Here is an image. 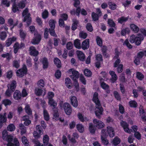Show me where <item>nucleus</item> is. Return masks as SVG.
<instances>
[{
	"mask_svg": "<svg viewBox=\"0 0 146 146\" xmlns=\"http://www.w3.org/2000/svg\"><path fill=\"white\" fill-rule=\"evenodd\" d=\"M98 96V94L96 92L95 93L93 96V100L96 105L95 111L96 115L98 118H100L101 115L103 114L104 110L100 104Z\"/></svg>",
	"mask_w": 146,
	"mask_h": 146,
	"instance_id": "1",
	"label": "nucleus"
},
{
	"mask_svg": "<svg viewBox=\"0 0 146 146\" xmlns=\"http://www.w3.org/2000/svg\"><path fill=\"white\" fill-rule=\"evenodd\" d=\"M141 33L143 34H139L137 36L134 35L131 36L129 38V41L131 43H135L137 46L140 45L141 42L144 39V36H146V31L144 29L140 30Z\"/></svg>",
	"mask_w": 146,
	"mask_h": 146,
	"instance_id": "2",
	"label": "nucleus"
},
{
	"mask_svg": "<svg viewBox=\"0 0 146 146\" xmlns=\"http://www.w3.org/2000/svg\"><path fill=\"white\" fill-rule=\"evenodd\" d=\"M2 137L3 140L8 142L7 146H19V142L16 138H14V144L11 142L12 140L13 137L11 135H8L6 130H4L3 131Z\"/></svg>",
	"mask_w": 146,
	"mask_h": 146,
	"instance_id": "3",
	"label": "nucleus"
},
{
	"mask_svg": "<svg viewBox=\"0 0 146 146\" xmlns=\"http://www.w3.org/2000/svg\"><path fill=\"white\" fill-rule=\"evenodd\" d=\"M68 72L70 74V77L74 82L75 90L78 91L79 90V84L77 82V80L79 77V73L78 71L73 69L69 70Z\"/></svg>",
	"mask_w": 146,
	"mask_h": 146,
	"instance_id": "4",
	"label": "nucleus"
},
{
	"mask_svg": "<svg viewBox=\"0 0 146 146\" xmlns=\"http://www.w3.org/2000/svg\"><path fill=\"white\" fill-rule=\"evenodd\" d=\"M121 126L123 127L125 131L128 133H130L131 132H135L137 130V127L136 125H133L131 127L132 129H130L129 125L125 121H121L120 122Z\"/></svg>",
	"mask_w": 146,
	"mask_h": 146,
	"instance_id": "5",
	"label": "nucleus"
},
{
	"mask_svg": "<svg viewBox=\"0 0 146 146\" xmlns=\"http://www.w3.org/2000/svg\"><path fill=\"white\" fill-rule=\"evenodd\" d=\"M22 15L24 17L23 21H27V26H29L31 22V18L30 17V15L28 13V9H25L22 13Z\"/></svg>",
	"mask_w": 146,
	"mask_h": 146,
	"instance_id": "6",
	"label": "nucleus"
},
{
	"mask_svg": "<svg viewBox=\"0 0 146 146\" xmlns=\"http://www.w3.org/2000/svg\"><path fill=\"white\" fill-rule=\"evenodd\" d=\"M114 58H116L117 59L115 61L114 66V67H116L118 66L117 68V72L119 73H121L122 71L123 70V65L122 64L119 65L121 62V60L119 58V56L118 55H116L114 57Z\"/></svg>",
	"mask_w": 146,
	"mask_h": 146,
	"instance_id": "7",
	"label": "nucleus"
},
{
	"mask_svg": "<svg viewBox=\"0 0 146 146\" xmlns=\"http://www.w3.org/2000/svg\"><path fill=\"white\" fill-rule=\"evenodd\" d=\"M60 106L61 107L63 108L66 114L68 115H70L72 112V109L71 106L68 103H65L64 104L60 103Z\"/></svg>",
	"mask_w": 146,
	"mask_h": 146,
	"instance_id": "8",
	"label": "nucleus"
},
{
	"mask_svg": "<svg viewBox=\"0 0 146 146\" xmlns=\"http://www.w3.org/2000/svg\"><path fill=\"white\" fill-rule=\"evenodd\" d=\"M15 1L16 0H11V2L13 3L12 10L13 12L14 13L16 12L18 10V8L19 7L21 9H23L25 7V3L21 2L18 4V7H17V6L15 3Z\"/></svg>",
	"mask_w": 146,
	"mask_h": 146,
	"instance_id": "9",
	"label": "nucleus"
},
{
	"mask_svg": "<svg viewBox=\"0 0 146 146\" xmlns=\"http://www.w3.org/2000/svg\"><path fill=\"white\" fill-rule=\"evenodd\" d=\"M27 72V69L25 65H23L22 68L17 70L16 73L17 76L19 77H23Z\"/></svg>",
	"mask_w": 146,
	"mask_h": 146,
	"instance_id": "10",
	"label": "nucleus"
},
{
	"mask_svg": "<svg viewBox=\"0 0 146 146\" xmlns=\"http://www.w3.org/2000/svg\"><path fill=\"white\" fill-rule=\"evenodd\" d=\"M55 23V21L53 19L50 20L49 22V24L50 27L49 29L50 33L51 35L53 36H55L56 35L54 31Z\"/></svg>",
	"mask_w": 146,
	"mask_h": 146,
	"instance_id": "11",
	"label": "nucleus"
},
{
	"mask_svg": "<svg viewBox=\"0 0 146 146\" xmlns=\"http://www.w3.org/2000/svg\"><path fill=\"white\" fill-rule=\"evenodd\" d=\"M107 136L106 131L104 129H103L102 130L101 139L102 143L105 145H107L108 143V141L106 138Z\"/></svg>",
	"mask_w": 146,
	"mask_h": 146,
	"instance_id": "12",
	"label": "nucleus"
},
{
	"mask_svg": "<svg viewBox=\"0 0 146 146\" xmlns=\"http://www.w3.org/2000/svg\"><path fill=\"white\" fill-rule=\"evenodd\" d=\"M93 123L94 124V127L100 129L104 127V123L101 121L94 119L93 120Z\"/></svg>",
	"mask_w": 146,
	"mask_h": 146,
	"instance_id": "13",
	"label": "nucleus"
},
{
	"mask_svg": "<svg viewBox=\"0 0 146 146\" xmlns=\"http://www.w3.org/2000/svg\"><path fill=\"white\" fill-rule=\"evenodd\" d=\"M35 37L32 41L33 44H38L40 42L41 39V36L37 33L36 31H35L34 33Z\"/></svg>",
	"mask_w": 146,
	"mask_h": 146,
	"instance_id": "14",
	"label": "nucleus"
},
{
	"mask_svg": "<svg viewBox=\"0 0 146 146\" xmlns=\"http://www.w3.org/2000/svg\"><path fill=\"white\" fill-rule=\"evenodd\" d=\"M35 93L37 96L42 95L44 96L46 94V90L44 88H37L35 89Z\"/></svg>",
	"mask_w": 146,
	"mask_h": 146,
	"instance_id": "15",
	"label": "nucleus"
},
{
	"mask_svg": "<svg viewBox=\"0 0 146 146\" xmlns=\"http://www.w3.org/2000/svg\"><path fill=\"white\" fill-rule=\"evenodd\" d=\"M107 130L105 129L106 131L107 135L108 134L111 137H113L115 134V133L113 128L110 126H108L107 127Z\"/></svg>",
	"mask_w": 146,
	"mask_h": 146,
	"instance_id": "16",
	"label": "nucleus"
},
{
	"mask_svg": "<svg viewBox=\"0 0 146 146\" xmlns=\"http://www.w3.org/2000/svg\"><path fill=\"white\" fill-rule=\"evenodd\" d=\"M72 136L74 138H71L70 135H69L68 136V138L69 140L72 143H75L76 141L75 139H77L79 137V135L78 134L76 133H73Z\"/></svg>",
	"mask_w": 146,
	"mask_h": 146,
	"instance_id": "17",
	"label": "nucleus"
},
{
	"mask_svg": "<svg viewBox=\"0 0 146 146\" xmlns=\"http://www.w3.org/2000/svg\"><path fill=\"white\" fill-rule=\"evenodd\" d=\"M71 103L73 106L76 108L78 106V101L76 97L71 96L70 98Z\"/></svg>",
	"mask_w": 146,
	"mask_h": 146,
	"instance_id": "18",
	"label": "nucleus"
},
{
	"mask_svg": "<svg viewBox=\"0 0 146 146\" xmlns=\"http://www.w3.org/2000/svg\"><path fill=\"white\" fill-rule=\"evenodd\" d=\"M16 86V82L15 80L12 81L11 82L7 85L8 88L12 92L15 90Z\"/></svg>",
	"mask_w": 146,
	"mask_h": 146,
	"instance_id": "19",
	"label": "nucleus"
},
{
	"mask_svg": "<svg viewBox=\"0 0 146 146\" xmlns=\"http://www.w3.org/2000/svg\"><path fill=\"white\" fill-rule=\"evenodd\" d=\"M29 53L30 55L34 56H36L38 54V52L33 46H31L29 48Z\"/></svg>",
	"mask_w": 146,
	"mask_h": 146,
	"instance_id": "20",
	"label": "nucleus"
},
{
	"mask_svg": "<svg viewBox=\"0 0 146 146\" xmlns=\"http://www.w3.org/2000/svg\"><path fill=\"white\" fill-rule=\"evenodd\" d=\"M89 40L88 39L84 40L82 43L81 47L83 50L87 49L89 47Z\"/></svg>",
	"mask_w": 146,
	"mask_h": 146,
	"instance_id": "21",
	"label": "nucleus"
},
{
	"mask_svg": "<svg viewBox=\"0 0 146 146\" xmlns=\"http://www.w3.org/2000/svg\"><path fill=\"white\" fill-rule=\"evenodd\" d=\"M79 119L81 122L87 121H89V119L86 117H84L82 114L79 113L77 115Z\"/></svg>",
	"mask_w": 146,
	"mask_h": 146,
	"instance_id": "22",
	"label": "nucleus"
},
{
	"mask_svg": "<svg viewBox=\"0 0 146 146\" xmlns=\"http://www.w3.org/2000/svg\"><path fill=\"white\" fill-rule=\"evenodd\" d=\"M16 40V38L15 37L8 38L6 41V46H10L12 43L15 41Z\"/></svg>",
	"mask_w": 146,
	"mask_h": 146,
	"instance_id": "23",
	"label": "nucleus"
},
{
	"mask_svg": "<svg viewBox=\"0 0 146 146\" xmlns=\"http://www.w3.org/2000/svg\"><path fill=\"white\" fill-rule=\"evenodd\" d=\"M42 131L41 130H39L38 133L36 131H35L33 133V136L35 138L34 139H38L40 137L41 135L42 134Z\"/></svg>",
	"mask_w": 146,
	"mask_h": 146,
	"instance_id": "24",
	"label": "nucleus"
},
{
	"mask_svg": "<svg viewBox=\"0 0 146 146\" xmlns=\"http://www.w3.org/2000/svg\"><path fill=\"white\" fill-rule=\"evenodd\" d=\"M13 96L15 100H18L20 99L21 96V92L18 90H16L14 93Z\"/></svg>",
	"mask_w": 146,
	"mask_h": 146,
	"instance_id": "25",
	"label": "nucleus"
},
{
	"mask_svg": "<svg viewBox=\"0 0 146 146\" xmlns=\"http://www.w3.org/2000/svg\"><path fill=\"white\" fill-rule=\"evenodd\" d=\"M77 54L79 60L81 61L84 60L85 56L84 54L82 52L78 50L77 51Z\"/></svg>",
	"mask_w": 146,
	"mask_h": 146,
	"instance_id": "26",
	"label": "nucleus"
},
{
	"mask_svg": "<svg viewBox=\"0 0 146 146\" xmlns=\"http://www.w3.org/2000/svg\"><path fill=\"white\" fill-rule=\"evenodd\" d=\"M109 73L111 77V80L112 82L114 83L117 79V75L115 74V72L113 71H110Z\"/></svg>",
	"mask_w": 146,
	"mask_h": 146,
	"instance_id": "27",
	"label": "nucleus"
},
{
	"mask_svg": "<svg viewBox=\"0 0 146 146\" xmlns=\"http://www.w3.org/2000/svg\"><path fill=\"white\" fill-rule=\"evenodd\" d=\"M48 103L50 107H52L53 109L56 108L57 105L56 102L53 99L48 100Z\"/></svg>",
	"mask_w": 146,
	"mask_h": 146,
	"instance_id": "28",
	"label": "nucleus"
},
{
	"mask_svg": "<svg viewBox=\"0 0 146 146\" xmlns=\"http://www.w3.org/2000/svg\"><path fill=\"white\" fill-rule=\"evenodd\" d=\"M23 119L25 121L24 123L26 126H28L31 123V121L29 119V117L27 115L23 116Z\"/></svg>",
	"mask_w": 146,
	"mask_h": 146,
	"instance_id": "29",
	"label": "nucleus"
},
{
	"mask_svg": "<svg viewBox=\"0 0 146 146\" xmlns=\"http://www.w3.org/2000/svg\"><path fill=\"white\" fill-rule=\"evenodd\" d=\"M8 24L11 26H13V27L16 25L18 24V22L16 20H13L11 18L8 20Z\"/></svg>",
	"mask_w": 146,
	"mask_h": 146,
	"instance_id": "30",
	"label": "nucleus"
},
{
	"mask_svg": "<svg viewBox=\"0 0 146 146\" xmlns=\"http://www.w3.org/2000/svg\"><path fill=\"white\" fill-rule=\"evenodd\" d=\"M7 121L6 114L4 113L3 115H0V125L1 123L5 122Z\"/></svg>",
	"mask_w": 146,
	"mask_h": 146,
	"instance_id": "31",
	"label": "nucleus"
},
{
	"mask_svg": "<svg viewBox=\"0 0 146 146\" xmlns=\"http://www.w3.org/2000/svg\"><path fill=\"white\" fill-rule=\"evenodd\" d=\"M89 129L90 132L92 134L94 133L96 131V129L95 128L93 124L92 123H89Z\"/></svg>",
	"mask_w": 146,
	"mask_h": 146,
	"instance_id": "32",
	"label": "nucleus"
},
{
	"mask_svg": "<svg viewBox=\"0 0 146 146\" xmlns=\"http://www.w3.org/2000/svg\"><path fill=\"white\" fill-rule=\"evenodd\" d=\"M49 137L47 135H45L43 137V142L44 146L46 145L49 142Z\"/></svg>",
	"mask_w": 146,
	"mask_h": 146,
	"instance_id": "33",
	"label": "nucleus"
},
{
	"mask_svg": "<svg viewBox=\"0 0 146 146\" xmlns=\"http://www.w3.org/2000/svg\"><path fill=\"white\" fill-rule=\"evenodd\" d=\"M54 64L58 68H60L61 66V62L59 59L57 58H55L54 59Z\"/></svg>",
	"mask_w": 146,
	"mask_h": 146,
	"instance_id": "34",
	"label": "nucleus"
},
{
	"mask_svg": "<svg viewBox=\"0 0 146 146\" xmlns=\"http://www.w3.org/2000/svg\"><path fill=\"white\" fill-rule=\"evenodd\" d=\"M130 28L135 33H137L139 31L138 27L134 24H132L130 25Z\"/></svg>",
	"mask_w": 146,
	"mask_h": 146,
	"instance_id": "35",
	"label": "nucleus"
},
{
	"mask_svg": "<svg viewBox=\"0 0 146 146\" xmlns=\"http://www.w3.org/2000/svg\"><path fill=\"white\" fill-rule=\"evenodd\" d=\"M37 85L38 88H42L44 87V81L42 79L40 80L37 82Z\"/></svg>",
	"mask_w": 146,
	"mask_h": 146,
	"instance_id": "36",
	"label": "nucleus"
},
{
	"mask_svg": "<svg viewBox=\"0 0 146 146\" xmlns=\"http://www.w3.org/2000/svg\"><path fill=\"white\" fill-rule=\"evenodd\" d=\"M74 45L77 48L80 49L81 48L80 41L78 39L76 40L74 42Z\"/></svg>",
	"mask_w": 146,
	"mask_h": 146,
	"instance_id": "37",
	"label": "nucleus"
},
{
	"mask_svg": "<svg viewBox=\"0 0 146 146\" xmlns=\"http://www.w3.org/2000/svg\"><path fill=\"white\" fill-rule=\"evenodd\" d=\"M76 128L78 131L80 133L83 132L84 128L83 125L81 124H79L76 125Z\"/></svg>",
	"mask_w": 146,
	"mask_h": 146,
	"instance_id": "38",
	"label": "nucleus"
},
{
	"mask_svg": "<svg viewBox=\"0 0 146 146\" xmlns=\"http://www.w3.org/2000/svg\"><path fill=\"white\" fill-rule=\"evenodd\" d=\"M20 129L21 130V135H23L25 134L26 131V128L22 124H20L19 125Z\"/></svg>",
	"mask_w": 146,
	"mask_h": 146,
	"instance_id": "39",
	"label": "nucleus"
},
{
	"mask_svg": "<svg viewBox=\"0 0 146 146\" xmlns=\"http://www.w3.org/2000/svg\"><path fill=\"white\" fill-rule=\"evenodd\" d=\"M7 130L9 131H13L15 130V127L13 124H10L8 125L7 128Z\"/></svg>",
	"mask_w": 146,
	"mask_h": 146,
	"instance_id": "40",
	"label": "nucleus"
},
{
	"mask_svg": "<svg viewBox=\"0 0 146 146\" xmlns=\"http://www.w3.org/2000/svg\"><path fill=\"white\" fill-rule=\"evenodd\" d=\"M22 141L25 146H29V142L26 137L25 136L22 137Z\"/></svg>",
	"mask_w": 146,
	"mask_h": 146,
	"instance_id": "41",
	"label": "nucleus"
},
{
	"mask_svg": "<svg viewBox=\"0 0 146 146\" xmlns=\"http://www.w3.org/2000/svg\"><path fill=\"white\" fill-rule=\"evenodd\" d=\"M136 77L139 80H141L144 78V75L141 73L139 72H137L136 73Z\"/></svg>",
	"mask_w": 146,
	"mask_h": 146,
	"instance_id": "42",
	"label": "nucleus"
},
{
	"mask_svg": "<svg viewBox=\"0 0 146 146\" xmlns=\"http://www.w3.org/2000/svg\"><path fill=\"white\" fill-rule=\"evenodd\" d=\"M73 23L72 26V29L75 30L77 28V24L78 23V21L76 19L73 20Z\"/></svg>",
	"mask_w": 146,
	"mask_h": 146,
	"instance_id": "43",
	"label": "nucleus"
},
{
	"mask_svg": "<svg viewBox=\"0 0 146 146\" xmlns=\"http://www.w3.org/2000/svg\"><path fill=\"white\" fill-rule=\"evenodd\" d=\"M25 109V112L28 114L30 115L31 114L32 111L30 108V106L26 104V105Z\"/></svg>",
	"mask_w": 146,
	"mask_h": 146,
	"instance_id": "44",
	"label": "nucleus"
},
{
	"mask_svg": "<svg viewBox=\"0 0 146 146\" xmlns=\"http://www.w3.org/2000/svg\"><path fill=\"white\" fill-rule=\"evenodd\" d=\"M1 56L3 58H6L8 60H10L12 57L11 54L8 53L2 54Z\"/></svg>",
	"mask_w": 146,
	"mask_h": 146,
	"instance_id": "45",
	"label": "nucleus"
},
{
	"mask_svg": "<svg viewBox=\"0 0 146 146\" xmlns=\"http://www.w3.org/2000/svg\"><path fill=\"white\" fill-rule=\"evenodd\" d=\"M65 84L67 87L69 89H71L72 86L69 84L71 83V80L69 78H66L65 80Z\"/></svg>",
	"mask_w": 146,
	"mask_h": 146,
	"instance_id": "46",
	"label": "nucleus"
},
{
	"mask_svg": "<svg viewBox=\"0 0 146 146\" xmlns=\"http://www.w3.org/2000/svg\"><path fill=\"white\" fill-rule=\"evenodd\" d=\"M54 118L56 120H59L61 122H63L64 120V119L59 118V115L57 113V111L56 112H54Z\"/></svg>",
	"mask_w": 146,
	"mask_h": 146,
	"instance_id": "47",
	"label": "nucleus"
},
{
	"mask_svg": "<svg viewBox=\"0 0 146 146\" xmlns=\"http://www.w3.org/2000/svg\"><path fill=\"white\" fill-rule=\"evenodd\" d=\"M2 104L6 106L11 105V102L10 100L6 99L3 100Z\"/></svg>",
	"mask_w": 146,
	"mask_h": 146,
	"instance_id": "48",
	"label": "nucleus"
},
{
	"mask_svg": "<svg viewBox=\"0 0 146 146\" xmlns=\"http://www.w3.org/2000/svg\"><path fill=\"white\" fill-rule=\"evenodd\" d=\"M42 62L43 64V68H46L48 67V65L47 59L46 58H43L42 60Z\"/></svg>",
	"mask_w": 146,
	"mask_h": 146,
	"instance_id": "49",
	"label": "nucleus"
},
{
	"mask_svg": "<svg viewBox=\"0 0 146 146\" xmlns=\"http://www.w3.org/2000/svg\"><path fill=\"white\" fill-rule=\"evenodd\" d=\"M128 19L127 17H122L119 18L118 19V23H122L126 22Z\"/></svg>",
	"mask_w": 146,
	"mask_h": 146,
	"instance_id": "50",
	"label": "nucleus"
},
{
	"mask_svg": "<svg viewBox=\"0 0 146 146\" xmlns=\"http://www.w3.org/2000/svg\"><path fill=\"white\" fill-rule=\"evenodd\" d=\"M123 45L126 46L128 48L130 49L131 48H132V45L129 43L127 39L125 40L123 43Z\"/></svg>",
	"mask_w": 146,
	"mask_h": 146,
	"instance_id": "51",
	"label": "nucleus"
},
{
	"mask_svg": "<svg viewBox=\"0 0 146 146\" xmlns=\"http://www.w3.org/2000/svg\"><path fill=\"white\" fill-rule=\"evenodd\" d=\"M43 114L44 119L46 121H48L49 119V116L47 111L44 110L43 111Z\"/></svg>",
	"mask_w": 146,
	"mask_h": 146,
	"instance_id": "52",
	"label": "nucleus"
},
{
	"mask_svg": "<svg viewBox=\"0 0 146 146\" xmlns=\"http://www.w3.org/2000/svg\"><path fill=\"white\" fill-rule=\"evenodd\" d=\"M144 56H146V51H145L139 52L137 54V56L141 58Z\"/></svg>",
	"mask_w": 146,
	"mask_h": 146,
	"instance_id": "53",
	"label": "nucleus"
},
{
	"mask_svg": "<svg viewBox=\"0 0 146 146\" xmlns=\"http://www.w3.org/2000/svg\"><path fill=\"white\" fill-rule=\"evenodd\" d=\"M120 142V140L117 137H115L113 141V143L114 145H117Z\"/></svg>",
	"mask_w": 146,
	"mask_h": 146,
	"instance_id": "54",
	"label": "nucleus"
},
{
	"mask_svg": "<svg viewBox=\"0 0 146 146\" xmlns=\"http://www.w3.org/2000/svg\"><path fill=\"white\" fill-rule=\"evenodd\" d=\"M110 8L113 10H115L116 9L117 6L114 3L110 2L108 3Z\"/></svg>",
	"mask_w": 146,
	"mask_h": 146,
	"instance_id": "55",
	"label": "nucleus"
},
{
	"mask_svg": "<svg viewBox=\"0 0 146 146\" xmlns=\"http://www.w3.org/2000/svg\"><path fill=\"white\" fill-rule=\"evenodd\" d=\"M48 16V11L45 10L42 12V17L44 19H46L47 18Z\"/></svg>",
	"mask_w": 146,
	"mask_h": 146,
	"instance_id": "56",
	"label": "nucleus"
},
{
	"mask_svg": "<svg viewBox=\"0 0 146 146\" xmlns=\"http://www.w3.org/2000/svg\"><path fill=\"white\" fill-rule=\"evenodd\" d=\"M84 73L85 75L88 77L91 76L92 74L91 71L88 69H85L84 70Z\"/></svg>",
	"mask_w": 146,
	"mask_h": 146,
	"instance_id": "57",
	"label": "nucleus"
},
{
	"mask_svg": "<svg viewBox=\"0 0 146 146\" xmlns=\"http://www.w3.org/2000/svg\"><path fill=\"white\" fill-rule=\"evenodd\" d=\"M108 24L110 27L115 28V23L114 21L111 19H109L108 21Z\"/></svg>",
	"mask_w": 146,
	"mask_h": 146,
	"instance_id": "58",
	"label": "nucleus"
},
{
	"mask_svg": "<svg viewBox=\"0 0 146 146\" xmlns=\"http://www.w3.org/2000/svg\"><path fill=\"white\" fill-rule=\"evenodd\" d=\"M129 104L130 106L132 107L135 108L137 106V103L135 101H131Z\"/></svg>",
	"mask_w": 146,
	"mask_h": 146,
	"instance_id": "59",
	"label": "nucleus"
},
{
	"mask_svg": "<svg viewBox=\"0 0 146 146\" xmlns=\"http://www.w3.org/2000/svg\"><path fill=\"white\" fill-rule=\"evenodd\" d=\"M33 142L36 145V146H45L44 145L40 143L37 139H33Z\"/></svg>",
	"mask_w": 146,
	"mask_h": 146,
	"instance_id": "60",
	"label": "nucleus"
},
{
	"mask_svg": "<svg viewBox=\"0 0 146 146\" xmlns=\"http://www.w3.org/2000/svg\"><path fill=\"white\" fill-rule=\"evenodd\" d=\"M129 29L128 28H125L123 29L121 31V35H125L126 33H129Z\"/></svg>",
	"mask_w": 146,
	"mask_h": 146,
	"instance_id": "61",
	"label": "nucleus"
},
{
	"mask_svg": "<svg viewBox=\"0 0 146 146\" xmlns=\"http://www.w3.org/2000/svg\"><path fill=\"white\" fill-rule=\"evenodd\" d=\"M54 93L51 92H49L48 93V100L53 99L52 98L54 97Z\"/></svg>",
	"mask_w": 146,
	"mask_h": 146,
	"instance_id": "62",
	"label": "nucleus"
},
{
	"mask_svg": "<svg viewBox=\"0 0 146 146\" xmlns=\"http://www.w3.org/2000/svg\"><path fill=\"white\" fill-rule=\"evenodd\" d=\"M19 63V61L15 60L13 62V65L16 68H18L20 66Z\"/></svg>",
	"mask_w": 146,
	"mask_h": 146,
	"instance_id": "63",
	"label": "nucleus"
},
{
	"mask_svg": "<svg viewBox=\"0 0 146 146\" xmlns=\"http://www.w3.org/2000/svg\"><path fill=\"white\" fill-rule=\"evenodd\" d=\"M0 38L2 40H4L7 36L6 33L5 32H2L0 34Z\"/></svg>",
	"mask_w": 146,
	"mask_h": 146,
	"instance_id": "64",
	"label": "nucleus"
}]
</instances>
